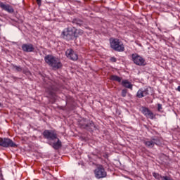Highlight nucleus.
I'll list each match as a JSON object with an SVG mask.
<instances>
[{"instance_id": "1", "label": "nucleus", "mask_w": 180, "mask_h": 180, "mask_svg": "<svg viewBox=\"0 0 180 180\" xmlns=\"http://www.w3.org/2000/svg\"><path fill=\"white\" fill-rule=\"evenodd\" d=\"M44 139L49 140V144L55 150H58L61 148L62 143L60 139L57 137V132L54 130H45L43 133Z\"/></svg>"}, {"instance_id": "2", "label": "nucleus", "mask_w": 180, "mask_h": 180, "mask_svg": "<svg viewBox=\"0 0 180 180\" xmlns=\"http://www.w3.org/2000/svg\"><path fill=\"white\" fill-rule=\"evenodd\" d=\"M45 63L49 65V67H52L55 70H58L63 67V64L60 59L53 55H47L44 57Z\"/></svg>"}, {"instance_id": "3", "label": "nucleus", "mask_w": 180, "mask_h": 180, "mask_svg": "<svg viewBox=\"0 0 180 180\" xmlns=\"http://www.w3.org/2000/svg\"><path fill=\"white\" fill-rule=\"evenodd\" d=\"M111 48L115 51H124V45L121 44L117 39H112L110 40Z\"/></svg>"}, {"instance_id": "4", "label": "nucleus", "mask_w": 180, "mask_h": 180, "mask_svg": "<svg viewBox=\"0 0 180 180\" xmlns=\"http://www.w3.org/2000/svg\"><path fill=\"white\" fill-rule=\"evenodd\" d=\"M131 58H132V61L136 65L144 66L147 65V63L146 62V59H144V58H143L141 56L137 53H133L131 55Z\"/></svg>"}, {"instance_id": "5", "label": "nucleus", "mask_w": 180, "mask_h": 180, "mask_svg": "<svg viewBox=\"0 0 180 180\" xmlns=\"http://www.w3.org/2000/svg\"><path fill=\"white\" fill-rule=\"evenodd\" d=\"M94 175L97 178V179H101V178H106V170H105V167L102 165H98L94 170Z\"/></svg>"}, {"instance_id": "6", "label": "nucleus", "mask_w": 180, "mask_h": 180, "mask_svg": "<svg viewBox=\"0 0 180 180\" xmlns=\"http://www.w3.org/2000/svg\"><path fill=\"white\" fill-rule=\"evenodd\" d=\"M0 146L1 147H16V143L13 142V140H11L9 139H2L0 138Z\"/></svg>"}, {"instance_id": "7", "label": "nucleus", "mask_w": 180, "mask_h": 180, "mask_svg": "<svg viewBox=\"0 0 180 180\" xmlns=\"http://www.w3.org/2000/svg\"><path fill=\"white\" fill-rule=\"evenodd\" d=\"M66 57L72 60L73 61H77L78 60V54L74 52V50L69 49L65 52Z\"/></svg>"}, {"instance_id": "8", "label": "nucleus", "mask_w": 180, "mask_h": 180, "mask_svg": "<svg viewBox=\"0 0 180 180\" xmlns=\"http://www.w3.org/2000/svg\"><path fill=\"white\" fill-rule=\"evenodd\" d=\"M66 57L72 60L73 61H77L78 60V54L74 52V50L69 49L65 52Z\"/></svg>"}, {"instance_id": "9", "label": "nucleus", "mask_w": 180, "mask_h": 180, "mask_svg": "<svg viewBox=\"0 0 180 180\" xmlns=\"http://www.w3.org/2000/svg\"><path fill=\"white\" fill-rule=\"evenodd\" d=\"M62 34L63 39H66V40H70V39H72V37L74 36V32H72V31L70 30V28H68L63 30Z\"/></svg>"}, {"instance_id": "10", "label": "nucleus", "mask_w": 180, "mask_h": 180, "mask_svg": "<svg viewBox=\"0 0 180 180\" xmlns=\"http://www.w3.org/2000/svg\"><path fill=\"white\" fill-rule=\"evenodd\" d=\"M22 50L25 53H32L34 51V46L32 44H24L22 45Z\"/></svg>"}, {"instance_id": "11", "label": "nucleus", "mask_w": 180, "mask_h": 180, "mask_svg": "<svg viewBox=\"0 0 180 180\" xmlns=\"http://www.w3.org/2000/svg\"><path fill=\"white\" fill-rule=\"evenodd\" d=\"M147 95H148V88L141 89L136 94L138 98H144V96H147Z\"/></svg>"}, {"instance_id": "12", "label": "nucleus", "mask_w": 180, "mask_h": 180, "mask_svg": "<svg viewBox=\"0 0 180 180\" xmlns=\"http://www.w3.org/2000/svg\"><path fill=\"white\" fill-rule=\"evenodd\" d=\"M0 8L4 11H6V12H8L9 13H13V8L11 6L6 5L3 2H0Z\"/></svg>"}, {"instance_id": "13", "label": "nucleus", "mask_w": 180, "mask_h": 180, "mask_svg": "<svg viewBox=\"0 0 180 180\" xmlns=\"http://www.w3.org/2000/svg\"><path fill=\"white\" fill-rule=\"evenodd\" d=\"M143 143L145 144V146H146V147H148V148H153V147H154V146L157 144V141L155 139H153L151 141H144Z\"/></svg>"}, {"instance_id": "14", "label": "nucleus", "mask_w": 180, "mask_h": 180, "mask_svg": "<svg viewBox=\"0 0 180 180\" xmlns=\"http://www.w3.org/2000/svg\"><path fill=\"white\" fill-rule=\"evenodd\" d=\"M121 84L124 88H128V89H131V90L133 89V84H131V83L129 82V80L127 79L122 80Z\"/></svg>"}, {"instance_id": "15", "label": "nucleus", "mask_w": 180, "mask_h": 180, "mask_svg": "<svg viewBox=\"0 0 180 180\" xmlns=\"http://www.w3.org/2000/svg\"><path fill=\"white\" fill-rule=\"evenodd\" d=\"M110 79H111V81H117V82H122V78L116 75H111Z\"/></svg>"}, {"instance_id": "16", "label": "nucleus", "mask_w": 180, "mask_h": 180, "mask_svg": "<svg viewBox=\"0 0 180 180\" xmlns=\"http://www.w3.org/2000/svg\"><path fill=\"white\" fill-rule=\"evenodd\" d=\"M146 117L153 120L155 118V115H154L153 112L150 110L149 112H148V115H146Z\"/></svg>"}, {"instance_id": "17", "label": "nucleus", "mask_w": 180, "mask_h": 180, "mask_svg": "<svg viewBox=\"0 0 180 180\" xmlns=\"http://www.w3.org/2000/svg\"><path fill=\"white\" fill-rule=\"evenodd\" d=\"M149 111H150V109H148V108H146V107L141 108V112H142L143 115H144V116H147Z\"/></svg>"}, {"instance_id": "18", "label": "nucleus", "mask_w": 180, "mask_h": 180, "mask_svg": "<svg viewBox=\"0 0 180 180\" xmlns=\"http://www.w3.org/2000/svg\"><path fill=\"white\" fill-rule=\"evenodd\" d=\"M13 68H14L15 70H16V71H18V72H20L22 71V68H20V66L13 65Z\"/></svg>"}, {"instance_id": "19", "label": "nucleus", "mask_w": 180, "mask_h": 180, "mask_svg": "<svg viewBox=\"0 0 180 180\" xmlns=\"http://www.w3.org/2000/svg\"><path fill=\"white\" fill-rule=\"evenodd\" d=\"M126 95H127V89H123L122 91V96H123V98H125Z\"/></svg>"}, {"instance_id": "20", "label": "nucleus", "mask_w": 180, "mask_h": 180, "mask_svg": "<svg viewBox=\"0 0 180 180\" xmlns=\"http://www.w3.org/2000/svg\"><path fill=\"white\" fill-rule=\"evenodd\" d=\"M38 6H41V0H37Z\"/></svg>"}, {"instance_id": "21", "label": "nucleus", "mask_w": 180, "mask_h": 180, "mask_svg": "<svg viewBox=\"0 0 180 180\" xmlns=\"http://www.w3.org/2000/svg\"><path fill=\"white\" fill-rule=\"evenodd\" d=\"M110 61H112V63H116V61H117L116 58H115V57L111 58Z\"/></svg>"}, {"instance_id": "22", "label": "nucleus", "mask_w": 180, "mask_h": 180, "mask_svg": "<svg viewBox=\"0 0 180 180\" xmlns=\"http://www.w3.org/2000/svg\"><path fill=\"white\" fill-rule=\"evenodd\" d=\"M158 110H161V109H162V105L158 104Z\"/></svg>"}, {"instance_id": "23", "label": "nucleus", "mask_w": 180, "mask_h": 180, "mask_svg": "<svg viewBox=\"0 0 180 180\" xmlns=\"http://www.w3.org/2000/svg\"><path fill=\"white\" fill-rule=\"evenodd\" d=\"M77 25H79V26H81V25H82V20H77L76 21Z\"/></svg>"}, {"instance_id": "24", "label": "nucleus", "mask_w": 180, "mask_h": 180, "mask_svg": "<svg viewBox=\"0 0 180 180\" xmlns=\"http://www.w3.org/2000/svg\"><path fill=\"white\" fill-rule=\"evenodd\" d=\"M49 95H53V91H49Z\"/></svg>"}, {"instance_id": "25", "label": "nucleus", "mask_w": 180, "mask_h": 180, "mask_svg": "<svg viewBox=\"0 0 180 180\" xmlns=\"http://www.w3.org/2000/svg\"><path fill=\"white\" fill-rule=\"evenodd\" d=\"M177 91H179V92H180V86H179L177 87Z\"/></svg>"}, {"instance_id": "26", "label": "nucleus", "mask_w": 180, "mask_h": 180, "mask_svg": "<svg viewBox=\"0 0 180 180\" xmlns=\"http://www.w3.org/2000/svg\"><path fill=\"white\" fill-rule=\"evenodd\" d=\"M0 106H1V103H0Z\"/></svg>"}]
</instances>
